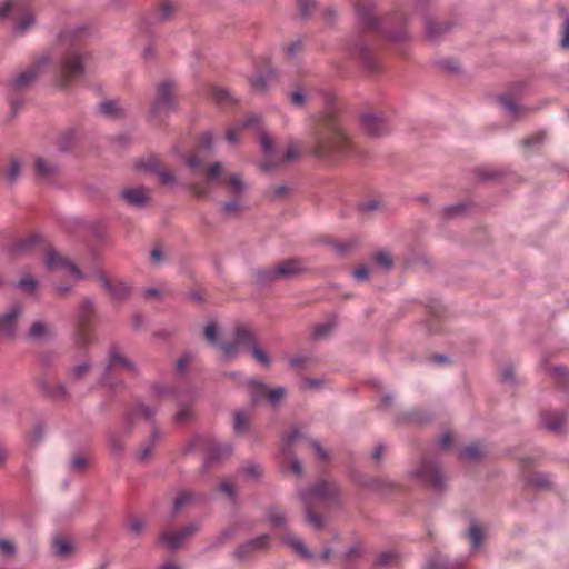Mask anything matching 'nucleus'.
I'll list each match as a JSON object with an SVG mask.
<instances>
[{
    "instance_id": "33",
    "label": "nucleus",
    "mask_w": 569,
    "mask_h": 569,
    "mask_svg": "<svg viewBox=\"0 0 569 569\" xmlns=\"http://www.w3.org/2000/svg\"><path fill=\"white\" fill-rule=\"evenodd\" d=\"M210 97L218 106L221 107L231 106L236 102L231 93L227 89L219 86L211 87Z\"/></svg>"
},
{
    "instance_id": "23",
    "label": "nucleus",
    "mask_w": 569,
    "mask_h": 569,
    "mask_svg": "<svg viewBox=\"0 0 569 569\" xmlns=\"http://www.w3.org/2000/svg\"><path fill=\"white\" fill-rule=\"evenodd\" d=\"M382 32L390 40L406 41L408 39V33L405 28V18L400 14L383 22Z\"/></svg>"
},
{
    "instance_id": "4",
    "label": "nucleus",
    "mask_w": 569,
    "mask_h": 569,
    "mask_svg": "<svg viewBox=\"0 0 569 569\" xmlns=\"http://www.w3.org/2000/svg\"><path fill=\"white\" fill-rule=\"evenodd\" d=\"M244 129H253L260 132V143L263 150V161L261 170L269 172L287 161L297 159L300 154V147L292 143L288 147L284 154L274 146L272 139L262 132L260 118L256 114L249 116L243 123L234 124L227 130L226 139L229 143L236 144L239 141V133Z\"/></svg>"
},
{
    "instance_id": "59",
    "label": "nucleus",
    "mask_w": 569,
    "mask_h": 569,
    "mask_svg": "<svg viewBox=\"0 0 569 569\" xmlns=\"http://www.w3.org/2000/svg\"><path fill=\"white\" fill-rule=\"evenodd\" d=\"M87 462H88V459H87L86 456H83V455L76 456L71 460V468L73 470H79L80 471V470H82L87 466Z\"/></svg>"
},
{
    "instance_id": "46",
    "label": "nucleus",
    "mask_w": 569,
    "mask_h": 569,
    "mask_svg": "<svg viewBox=\"0 0 569 569\" xmlns=\"http://www.w3.org/2000/svg\"><path fill=\"white\" fill-rule=\"evenodd\" d=\"M267 517L270 521V523L274 527H279L284 523V515L283 512L276 507H272L268 510Z\"/></svg>"
},
{
    "instance_id": "39",
    "label": "nucleus",
    "mask_w": 569,
    "mask_h": 569,
    "mask_svg": "<svg viewBox=\"0 0 569 569\" xmlns=\"http://www.w3.org/2000/svg\"><path fill=\"white\" fill-rule=\"evenodd\" d=\"M20 170V163L16 159H10L8 163L0 168L1 173L9 182H12L17 179Z\"/></svg>"
},
{
    "instance_id": "15",
    "label": "nucleus",
    "mask_w": 569,
    "mask_h": 569,
    "mask_svg": "<svg viewBox=\"0 0 569 569\" xmlns=\"http://www.w3.org/2000/svg\"><path fill=\"white\" fill-rule=\"evenodd\" d=\"M302 438V433L293 429L287 438L282 439V456H283V467L287 468L289 471H291L296 476H300L302 473V466L301 463L291 455L290 449L291 447Z\"/></svg>"
},
{
    "instance_id": "26",
    "label": "nucleus",
    "mask_w": 569,
    "mask_h": 569,
    "mask_svg": "<svg viewBox=\"0 0 569 569\" xmlns=\"http://www.w3.org/2000/svg\"><path fill=\"white\" fill-rule=\"evenodd\" d=\"M269 546V536L261 535L256 539L250 540L249 542L240 546L236 550V557L239 559H244L249 557L251 553L258 550H263Z\"/></svg>"
},
{
    "instance_id": "21",
    "label": "nucleus",
    "mask_w": 569,
    "mask_h": 569,
    "mask_svg": "<svg viewBox=\"0 0 569 569\" xmlns=\"http://www.w3.org/2000/svg\"><path fill=\"white\" fill-rule=\"evenodd\" d=\"M197 531L196 525L191 523L178 531L167 530L161 533L160 540L169 548L177 549L182 542Z\"/></svg>"
},
{
    "instance_id": "62",
    "label": "nucleus",
    "mask_w": 569,
    "mask_h": 569,
    "mask_svg": "<svg viewBox=\"0 0 569 569\" xmlns=\"http://www.w3.org/2000/svg\"><path fill=\"white\" fill-rule=\"evenodd\" d=\"M129 528L134 535H139L143 528V521L140 518H131L129 520Z\"/></svg>"
},
{
    "instance_id": "11",
    "label": "nucleus",
    "mask_w": 569,
    "mask_h": 569,
    "mask_svg": "<svg viewBox=\"0 0 569 569\" xmlns=\"http://www.w3.org/2000/svg\"><path fill=\"white\" fill-rule=\"evenodd\" d=\"M8 12L17 16V28L23 33L33 26L34 18L27 4L26 0H9L0 8V19Z\"/></svg>"
},
{
    "instance_id": "41",
    "label": "nucleus",
    "mask_w": 569,
    "mask_h": 569,
    "mask_svg": "<svg viewBox=\"0 0 569 569\" xmlns=\"http://www.w3.org/2000/svg\"><path fill=\"white\" fill-rule=\"evenodd\" d=\"M311 99V94L303 87H298L289 94V100L295 107H303Z\"/></svg>"
},
{
    "instance_id": "44",
    "label": "nucleus",
    "mask_w": 569,
    "mask_h": 569,
    "mask_svg": "<svg viewBox=\"0 0 569 569\" xmlns=\"http://www.w3.org/2000/svg\"><path fill=\"white\" fill-rule=\"evenodd\" d=\"M53 549L56 555L67 557L72 551V545L69 539L58 537L53 541Z\"/></svg>"
},
{
    "instance_id": "47",
    "label": "nucleus",
    "mask_w": 569,
    "mask_h": 569,
    "mask_svg": "<svg viewBox=\"0 0 569 569\" xmlns=\"http://www.w3.org/2000/svg\"><path fill=\"white\" fill-rule=\"evenodd\" d=\"M194 499L193 493L183 491L178 495L174 500L173 509L176 512H179L184 506L190 503Z\"/></svg>"
},
{
    "instance_id": "34",
    "label": "nucleus",
    "mask_w": 569,
    "mask_h": 569,
    "mask_svg": "<svg viewBox=\"0 0 569 569\" xmlns=\"http://www.w3.org/2000/svg\"><path fill=\"white\" fill-rule=\"evenodd\" d=\"M263 70L260 74L253 77L250 80L251 87L256 90H263L267 88L268 83L273 79V71L270 67L269 61L264 63Z\"/></svg>"
},
{
    "instance_id": "50",
    "label": "nucleus",
    "mask_w": 569,
    "mask_h": 569,
    "mask_svg": "<svg viewBox=\"0 0 569 569\" xmlns=\"http://www.w3.org/2000/svg\"><path fill=\"white\" fill-rule=\"evenodd\" d=\"M90 369V365L87 362H83L81 365L74 366L70 372L69 377L73 380L81 379Z\"/></svg>"
},
{
    "instance_id": "37",
    "label": "nucleus",
    "mask_w": 569,
    "mask_h": 569,
    "mask_svg": "<svg viewBox=\"0 0 569 569\" xmlns=\"http://www.w3.org/2000/svg\"><path fill=\"white\" fill-rule=\"evenodd\" d=\"M41 389L51 398L62 400L67 397L66 388L60 383L40 382Z\"/></svg>"
},
{
    "instance_id": "3",
    "label": "nucleus",
    "mask_w": 569,
    "mask_h": 569,
    "mask_svg": "<svg viewBox=\"0 0 569 569\" xmlns=\"http://www.w3.org/2000/svg\"><path fill=\"white\" fill-rule=\"evenodd\" d=\"M82 32V28H71L60 34L59 48L63 53L59 60L53 80L54 86L60 89L70 88L83 76L88 54L80 40Z\"/></svg>"
},
{
    "instance_id": "24",
    "label": "nucleus",
    "mask_w": 569,
    "mask_h": 569,
    "mask_svg": "<svg viewBox=\"0 0 569 569\" xmlns=\"http://www.w3.org/2000/svg\"><path fill=\"white\" fill-rule=\"evenodd\" d=\"M156 415V409L150 405L137 402L132 406L126 416L127 423L133 426L140 420L151 421Z\"/></svg>"
},
{
    "instance_id": "20",
    "label": "nucleus",
    "mask_w": 569,
    "mask_h": 569,
    "mask_svg": "<svg viewBox=\"0 0 569 569\" xmlns=\"http://www.w3.org/2000/svg\"><path fill=\"white\" fill-rule=\"evenodd\" d=\"M136 167L141 170L157 172L161 183L163 184H171L174 182V174L171 171L166 170L159 159L154 156H149L147 159L139 160Z\"/></svg>"
},
{
    "instance_id": "29",
    "label": "nucleus",
    "mask_w": 569,
    "mask_h": 569,
    "mask_svg": "<svg viewBox=\"0 0 569 569\" xmlns=\"http://www.w3.org/2000/svg\"><path fill=\"white\" fill-rule=\"evenodd\" d=\"M121 194L128 203L133 206H141L149 198V191L144 188L124 189Z\"/></svg>"
},
{
    "instance_id": "36",
    "label": "nucleus",
    "mask_w": 569,
    "mask_h": 569,
    "mask_svg": "<svg viewBox=\"0 0 569 569\" xmlns=\"http://www.w3.org/2000/svg\"><path fill=\"white\" fill-rule=\"evenodd\" d=\"M485 453V447L481 443H471L465 447L460 453L459 459L465 461H471L479 459Z\"/></svg>"
},
{
    "instance_id": "5",
    "label": "nucleus",
    "mask_w": 569,
    "mask_h": 569,
    "mask_svg": "<svg viewBox=\"0 0 569 569\" xmlns=\"http://www.w3.org/2000/svg\"><path fill=\"white\" fill-rule=\"evenodd\" d=\"M12 250L14 253H27L40 250L43 253L44 263L49 270H61L74 280L82 277L81 271L76 264L51 249L39 234H31L18 240Z\"/></svg>"
},
{
    "instance_id": "17",
    "label": "nucleus",
    "mask_w": 569,
    "mask_h": 569,
    "mask_svg": "<svg viewBox=\"0 0 569 569\" xmlns=\"http://www.w3.org/2000/svg\"><path fill=\"white\" fill-rule=\"evenodd\" d=\"M416 475L421 481L432 486L433 488H441L445 479L438 465L426 459L422 460L420 467L416 471Z\"/></svg>"
},
{
    "instance_id": "9",
    "label": "nucleus",
    "mask_w": 569,
    "mask_h": 569,
    "mask_svg": "<svg viewBox=\"0 0 569 569\" xmlns=\"http://www.w3.org/2000/svg\"><path fill=\"white\" fill-rule=\"evenodd\" d=\"M176 106L173 83L164 81L157 88L154 101L150 111V119L154 123H161Z\"/></svg>"
},
{
    "instance_id": "61",
    "label": "nucleus",
    "mask_w": 569,
    "mask_h": 569,
    "mask_svg": "<svg viewBox=\"0 0 569 569\" xmlns=\"http://www.w3.org/2000/svg\"><path fill=\"white\" fill-rule=\"evenodd\" d=\"M261 472V467L258 465H251L242 469V473L251 478H258Z\"/></svg>"
},
{
    "instance_id": "54",
    "label": "nucleus",
    "mask_w": 569,
    "mask_h": 569,
    "mask_svg": "<svg viewBox=\"0 0 569 569\" xmlns=\"http://www.w3.org/2000/svg\"><path fill=\"white\" fill-rule=\"evenodd\" d=\"M219 490L226 495L229 499L234 500L236 490L233 485L229 480H223L219 485Z\"/></svg>"
},
{
    "instance_id": "45",
    "label": "nucleus",
    "mask_w": 569,
    "mask_h": 569,
    "mask_svg": "<svg viewBox=\"0 0 569 569\" xmlns=\"http://www.w3.org/2000/svg\"><path fill=\"white\" fill-rule=\"evenodd\" d=\"M104 284L108 288V290L111 292V295L117 299L124 298L130 291V287L123 282L111 283L106 280Z\"/></svg>"
},
{
    "instance_id": "1",
    "label": "nucleus",
    "mask_w": 569,
    "mask_h": 569,
    "mask_svg": "<svg viewBox=\"0 0 569 569\" xmlns=\"http://www.w3.org/2000/svg\"><path fill=\"white\" fill-rule=\"evenodd\" d=\"M212 142L211 133H202L193 152L186 157V162L193 173L204 178L203 182H192L190 191L197 198H207L211 193L214 183L224 186L232 199L222 204L221 212L226 216H238L248 209L244 198L248 186L240 174L227 173L221 162L206 164Z\"/></svg>"
},
{
    "instance_id": "58",
    "label": "nucleus",
    "mask_w": 569,
    "mask_h": 569,
    "mask_svg": "<svg viewBox=\"0 0 569 569\" xmlns=\"http://www.w3.org/2000/svg\"><path fill=\"white\" fill-rule=\"evenodd\" d=\"M300 14L303 17H308L310 14L311 9L315 6L313 0H297Z\"/></svg>"
},
{
    "instance_id": "31",
    "label": "nucleus",
    "mask_w": 569,
    "mask_h": 569,
    "mask_svg": "<svg viewBox=\"0 0 569 569\" xmlns=\"http://www.w3.org/2000/svg\"><path fill=\"white\" fill-rule=\"evenodd\" d=\"M232 447L229 443L211 442L208 447V462L221 460L231 455Z\"/></svg>"
},
{
    "instance_id": "49",
    "label": "nucleus",
    "mask_w": 569,
    "mask_h": 569,
    "mask_svg": "<svg viewBox=\"0 0 569 569\" xmlns=\"http://www.w3.org/2000/svg\"><path fill=\"white\" fill-rule=\"evenodd\" d=\"M468 537L473 548L479 547L482 540V530L479 526L472 525L468 531Z\"/></svg>"
},
{
    "instance_id": "32",
    "label": "nucleus",
    "mask_w": 569,
    "mask_h": 569,
    "mask_svg": "<svg viewBox=\"0 0 569 569\" xmlns=\"http://www.w3.org/2000/svg\"><path fill=\"white\" fill-rule=\"evenodd\" d=\"M283 541L289 545L300 557L307 560H312L313 555L306 547L303 541L295 537L292 533H286L283 536Z\"/></svg>"
},
{
    "instance_id": "28",
    "label": "nucleus",
    "mask_w": 569,
    "mask_h": 569,
    "mask_svg": "<svg viewBox=\"0 0 569 569\" xmlns=\"http://www.w3.org/2000/svg\"><path fill=\"white\" fill-rule=\"evenodd\" d=\"M177 11V4L172 0H160L154 11V20L163 22L170 20Z\"/></svg>"
},
{
    "instance_id": "27",
    "label": "nucleus",
    "mask_w": 569,
    "mask_h": 569,
    "mask_svg": "<svg viewBox=\"0 0 569 569\" xmlns=\"http://www.w3.org/2000/svg\"><path fill=\"white\" fill-rule=\"evenodd\" d=\"M159 437V430L153 428L151 436L138 449L137 457L140 461H148L152 457Z\"/></svg>"
},
{
    "instance_id": "51",
    "label": "nucleus",
    "mask_w": 569,
    "mask_h": 569,
    "mask_svg": "<svg viewBox=\"0 0 569 569\" xmlns=\"http://www.w3.org/2000/svg\"><path fill=\"white\" fill-rule=\"evenodd\" d=\"M18 288L31 293L37 288V281L31 277H24L18 282Z\"/></svg>"
},
{
    "instance_id": "56",
    "label": "nucleus",
    "mask_w": 569,
    "mask_h": 569,
    "mask_svg": "<svg viewBox=\"0 0 569 569\" xmlns=\"http://www.w3.org/2000/svg\"><path fill=\"white\" fill-rule=\"evenodd\" d=\"M0 553L3 556H13L16 547L10 540L0 539Z\"/></svg>"
},
{
    "instance_id": "38",
    "label": "nucleus",
    "mask_w": 569,
    "mask_h": 569,
    "mask_svg": "<svg viewBox=\"0 0 569 569\" xmlns=\"http://www.w3.org/2000/svg\"><path fill=\"white\" fill-rule=\"evenodd\" d=\"M449 30V24L445 22H439L436 20H428L426 24L427 36L430 39H436L442 33Z\"/></svg>"
},
{
    "instance_id": "55",
    "label": "nucleus",
    "mask_w": 569,
    "mask_h": 569,
    "mask_svg": "<svg viewBox=\"0 0 569 569\" xmlns=\"http://www.w3.org/2000/svg\"><path fill=\"white\" fill-rule=\"evenodd\" d=\"M372 272V268L367 266H360L353 271V277L358 281H365L369 278V274Z\"/></svg>"
},
{
    "instance_id": "2",
    "label": "nucleus",
    "mask_w": 569,
    "mask_h": 569,
    "mask_svg": "<svg viewBox=\"0 0 569 569\" xmlns=\"http://www.w3.org/2000/svg\"><path fill=\"white\" fill-rule=\"evenodd\" d=\"M312 139V153L321 160L333 161L352 150V142L332 109L315 119Z\"/></svg>"
},
{
    "instance_id": "64",
    "label": "nucleus",
    "mask_w": 569,
    "mask_h": 569,
    "mask_svg": "<svg viewBox=\"0 0 569 569\" xmlns=\"http://www.w3.org/2000/svg\"><path fill=\"white\" fill-rule=\"evenodd\" d=\"M204 336H206V339L210 342H214L216 339H217V329H216V326L213 323H210L208 325L206 328H204Z\"/></svg>"
},
{
    "instance_id": "19",
    "label": "nucleus",
    "mask_w": 569,
    "mask_h": 569,
    "mask_svg": "<svg viewBox=\"0 0 569 569\" xmlns=\"http://www.w3.org/2000/svg\"><path fill=\"white\" fill-rule=\"evenodd\" d=\"M305 270L303 262L298 259H289L267 271L269 279L289 278Z\"/></svg>"
},
{
    "instance_id": "60",
    "label": "nucleus",
    "mask_w": 569,
    "mask_h": 569,
    "mask_svg": "<svg viewBox=\"0 0 569 569\" xmlns=\"http://www.w3.org/2000/svg\"><path fill=\"white\" fill-rule=\"evenodd\" d=\"M561 47L563 49H569V18H566L562 23Z\"/></svg>"
},
{
    "instance_id": "42",
    "label": "nucleus",
    "mask_w": 569,
    "mask_h": 569,
    "mask_svg": "<svg viewBox=\"0 0 569 569\" xmlns=\"http://www.w3.org/2000/svg\"><path fill=\"white\" fill-rule=\"evenodd\" d=\"M100 111L111 118L120 117L123 109L118 101H104L100 103Z\"/></svg>"
},
{
    "instance_id": "25",
    "label": "nucleus",
    "mask_w": 569,
    "mask_h": 569,
    "mask_svg": "<svg viewBox=\"0 0 569 569\" xmlns=\"http://www.w3.org/2000/svg\"><path fill=\"white\" fill-rule=\"evenodd\" d=\"M358 21L367 29L373 30L378 28L377 18L372 11L369 0L358 1L356 3Z\"/></svg>"
},
{
    "instance_id": "40",
    "label": "nucleus",
    "mask_w": 569,
    "mask_h": 569,
    "mask_svg": "<svg viewBox=\"0 0 569 569\" xmlns=\"http://www.w3.org/2000/svg\"><path fill=\"white\" fill-rule=\"evenodd\" d=\"M399 561H400L399 556L396 552H393V551H386V552L380 553L377 557L375 565L377 567L389 568V567L398 566Z\"/></svg>"
},
{
    "instance_id": "16",
    "label": "nucleus",
    "mask_w": 569,
    "mask_h": 569,
    "mask_svg": "<svg viewBox=\"0 0 569 569\" xmlns=\"http://www.w3.org/2000/svg\"><path fill=\"white\" fill-rule=\"evenodd\" d=\"M361 126L363 130L372 136L379 137L388 132L389 126L382 113L366 112L361 116Z\"/></svg>"
},
{
    "instance_id": "52",
    "label": "nucleus",
    "mask_w": 569,
    "mask_h": 569,
    "mask_svg": "<svg viewBox=\"0 0 569 569\" xmlns=\"http://www.w3.org/2000/svg\"><path fill=\"white\" fill-rule=\"evenodd\" d=\"M332 328L333 323L331 321L320 323L315 328L313 335L316 338H323L332 330Z\"/></svg>"
},
{
    "instance_id": "22",
    "label": "nucleus",
    "mask_w": 569,
    "mask_h": 569,
    "mask_svg": "<svg viewBox=\"0 0 569 569\" xmlns=\"http://www.w3.org/2000/svg\"><path fill=\"white\" fill-rule=\"evenodd\" d=\"M48 63L47 57H41L38 61H36L30 68L26 71L21 72L13 80V87L16 89H23L28 87L31 82H33L38 76L40 74L42 68Z\"/></svg>"
},
{
    "instance_id": "57",
    "label": "nucleus",
    "mask_w": 569,
    "mask_h": 569,
    "mask_svg": "<svg viewBox=\"0 0 569 569\" xmlns=\"http://www.w3.org/2000/svg\"><path fill=\"white\" fill-rule=\"evenodd\" d=\"M500 102L505 107V109L508 110L510 113H516L519 109L516 101L508 96L500 97Z\"/></svg>"
},
{
    "instance_id": "13",
    "label": "nucleus",
    "mask_w": 569,
    "mask_h": 569,
    "mask_svg": "<svg viewBox=\"0 0 569 569\" xmlns=\"http://www.w3.org/2000/svg\"><path fill=\"white\" fill-rule=\"evenodd\" d=\"M22 313L23 307L20 303H16L4 312L0 313V338H14Z\"/></svg>"
},
{
    "instance_id": "48",
    "label": "nucleus",
    "mask_w": 569,
    "mask_h": 569,
    "mask_svg": "<svg viewBox=\"0 0 569 569\" xmlns=\"http://www.w3.org/2000/svg\"><path fill=\"white\" fill-rule=\"evenodd\" d=\"M373 261L385 270H388L392 266L391 257L385 251L377 252L373 256Z\"/></svg>"
},
{
    "instance_id": "8",
    "label": "nucleus",
    "mask_w": 569,
    "mask_h": 569,
    "mask_svg": "<svg viewBox=\"0 0 569 569\" xmlns=\"http://www.w3.org/2000/svg\"><path fill=\"white\" fill-rule=\"evenodd\" d=\"M113 372L137 373L136 363L130 360L123 350L117 345H112L108 351L104 372L101 377L102 383L110 388L114 387L111 377Z\"/></svg>"
},
{
    "instance_id": "53",
    "label": "nucleus",
    "mask_w": 569,
    "mask_h": 569,
    "mask_svg": "<svg viewBox=\"0 0 569 569\" xmlns=\"http://www.w3.org/2000/svg\"><path fill=\"white\" fill-rule=\"evenodd\" d=\"M369 48L366 44H358L353 49V53L357 54L366 64L370 67Z\"/></svg>"
},
{
    "instance_id": "35",
    "label": "nucleus",
    "mask_w": 569,
    "mask_h": 569,
    "mask_svg": "<svg viewBox=\"0 0 569 569\" xmlns=\"http://www.w3.org/2000/svg\"><path fill=\"white\" fill-rule=\"evenodd\" d=\"M37 177L41 180H49L57 173V167L42 158L34 161Z\"/></svg>"
},
{
    "instance_id": "12",
    "label": "nucleus",
    "mask_w": 569,
    "mask_h": 569,
    "mask_svg": "<svg viewBox=\"0 0 569 569\" xmlns=\"http://www.w3.org/2000/svg\"><path fill=\"white\" fill-rule=\"evenodd\" d=\"M151 395L161 401L167 399H176L178 401L180 407L176 415L178 423H187L191 419L192 410L189 405L184 403L182 396L177 390L164 385H156L152 388Z\"/></svg>"
},
{
    "instance_id": "14",
    "label": "nucleus",
    "mask_w": 569,
    "mask_h": 569,
    "mask_svg": "<svg viewBox=\"0 0 569 569\" xmlns=\"http://www.w3.org/2000/svg\"><path fill=\"white\" fill-rule=\"evenodd\" d=\"M247 386L250 391V397L254 402L267 397L272 406H277L286 396V390L283 388L269 390L259 380H248Z\"/></svg>"
},
{
    "instance_id": "7",
    "label": "nucleus",
    "mask_w": 569,
    "mask_h": 569,
    "mask_svg": "<svg viewBox=\"0 0 569 569\" xmlns=\"http://www.w3.org/2000/svg\"><path fill=\"white\" fill-rule=\"evenodd\" d=\"M223 355L227 359L234 357L240 350L251 348L252 357L263 366L270 363L269 356L259 349L253 341L251 332L244 327H238L236 330L234 340L226 342L221 346Z\"/></svg>"
},
{
    "instance_id": "43",
    "label": "nucleus",
    "mask_w": 569,
    "mask_h": 569,
    "mask_svg": "<svg viewBox=\"0 0 569 569\" xmlns=\"http://www.w3.org/2000/svg\"><path fill=\"white\" fill-rule=\"evenodd\" d=\"M250 425L249 417L243 411H238L234 413V422L233 429L236 433L241 435L248 431Z\"/></svg>"
},
{
    "instance_id": "63",
    "label": "nucleus",
    "mask_w": 569,
    "mask_h": 569,
    "mask_svg": "<svg viewBox=\"0 0 569 569\" xmlns=\"http://www.w3.org/2000/svg\"><path fill=\"white\" fill-rule=\"evenodd\" d=\"M553 376L557 378L561 383H566L569 379V371L566 368L559 367L553 369Z\"/></svg>"
},
{
    "instance_id": "6",
    "label": "nucleus",
    "mask_w": 569,
    "mask_h": 569,
    "mask_svg": "<svg viewBox=\"0 0 569 569\" xmlns=\"http://www.w3.org/2000/svg\"><path fill=\"white\" fill-rule=\"evenodd\" d=\"M338 493L337 487L328 481H320L307 492L301 493L302 502L306 507L307 521L315 528H321L323 520L316 515L313 509L329 505Z\"/></svg>"
},
{
    "instance_id": "30",
    "label": "nucleus",
    "mask_w": 569,
    "mask_h": 569,
    "mask_svg": "<svg viewBox=\"0 0 569 569\" xmlns=\"http://www.w3.org/2000/svg\"><path fill=\"white\" fill-rule=\"evenodd\" d=\"M541 419L545 427L551 431H560L567 420L562 412H545Z\"/></svg>"
},
{
    "instance_id": "18",
    "label": "nucleus",
    "mask_w": 569,
    "mask_h": 569,
    "mask_svg": "<svg viewBox=\"0 0 569 569\" xmlns=\"http://www.w3.org/2000/svg\"><path fill=\"white\" fill-rule=\"evenodd\" d=\"M54 326L46 320H34L27 332L26 338L33 342H44L54 337Z\"/></svg>"
},
{
    "instance_id": "10",
    "label": "nucleus",
    "mask_w": 569,
    "mask_h": 569,
    "mask_svg": "<svg viewBox=\"0 0 569 569\" xmlns=\"http://www.w3.org/2000/svg\"><path fill=\"white\" fill-rule=\"evenodd\" d=\"M92 315L93 306L91 301L84 300L79 307L76 327V340L81 347H86L92 341V330L90 327Z\"/></svg>"
}]
</instances>
